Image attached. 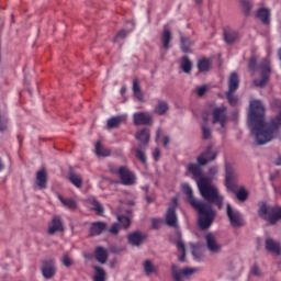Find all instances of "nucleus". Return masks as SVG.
Instances as JSON below:
<instances>
[{
  "instance_id": "1",
  "label": "nucleus",
  "mask_w": 281,
  "mask_h": 281,
  "mask_svg": "<svg viewBox=\"0 0 281 281\" xmlns=\"http://www.w3.org/2000/svg\"><path fill=\"white\" fill-rule=\"evenodd\" d=\"M270 104L279 113L271 116L268 122H265V104H262V101H250L249 128L258 146L269 144L272 139H281V100L272 99Z\"/></svg>"
},
{
  "instance_id": "2",
  "label": "nucleus",
  "mask_w": 281,
  "mask_h": 281,
  "mask_svg": "<svg viewBox=\"0 0 281 281\" xmlns=\"http://www.w3.org/2000/svg\"><path fill=\"white\" fill-rule=\"evenodd\" d=\"M188 171L191 172L193 179L198 180V188L202 199L207 203H213L218 210H223V195H220L218 189L210 183V178L203 177L201 167L191 162L188 165Z\"/></svg>"
},
{
  "instance_id": "3",
  "label": "nucleus",
  "mask_w": 281,
  "mask_h": 281,
  "mask_svg": "<svg viewBox=\"0 0 281 281\" xmlns=\"http://www.w3.org/2000/svg\"><path fill=\"white\" fill-rule=\"evenodd\" d=\"M182 190L187 195L190 205L198 211V225L200 229H210V227H212V223H214V220L216 218V211H214V207L210 204L212 202L205 203L198 201V199L194 198L192 187L188 183L182 184Z\"/></svg>"
},
{
  "instance_id": "4",
  "label": "nucleus",
  "mask_w": 281,
  "mask_h": 281,
  "mask_svg": "<svg viewBox=\"0 0 281 281\" xmlns=\"http://www.w3.org/2000/svg\"><path fill=\"white\" fill-rule=\"evenodd\" d=\"M225 184L231 192H235L238 201L245 202V200L248 199L249 192L245 190V187H240L239 190L236 191L238 186H236V172L234 171V167H232V165H226Z\"/></svg>"
},
{
  "instance_id": "5",
  "label": "nucleus",
  "mask_w": 281,
  "mask_h": 281,
  "mask_svg": "<svg viewBox=\"0 0 281 281\" xmlns=\"http://www.w3.org/2000/svg\"><path fill=\"white\" fill-rule=\"evenodd\" d=\"M258 214L260 218L268 221L270 225H276V223L281 221V206L269 205L263 202L259 205Z\"/></svg>"
},
{
  "instance_id": "6",
  "label": "nucleus",
  "mask_w": 281,
  "mask_h": 281,
  "mask_svg": "<svg viewBox=\"0 0 281 281\" xmlns=\"http://www.w3.org/2000/svg\"><path fill=\"white\" fill-rule=\"evenodd\" d=\"M177 207H179V198L175 196L171 199V204L168 206L165 214L166 225L168 227L179 228V217L177 216Z\"/></svg>"
},
{
  "instance_id": "7",
  "label": "nucleus",
  "mask_w": 281,
  "mask_h": 281,
  "mask_svg": "<svg viewBox=\"0 0 281 281\" xmlns=\"http://www.w3.org/2000/svg\"><path fill=\"white\" fill-rule=\"evenodd\" d=\"M111 172L119 175L123 186H135V182L137 181L135 172L131 171V169H128L126 166L119 167L117 171L111 169Z\"/></svg>"
},
{
  "instance_id": "8",
  "label": "nucleus",
  "mask_w": 281,
  "mask_h": 281,
  "mask_svg": "<svg viewBox=\"0 0 281 281\" xmlns=\"http://www.w3.org/2000/svg\"><path fill=\"white\" fill-rule=\"evenodd\" d=\"M260 75L261 79H255L254 85L255 87H267V82H269V78H271V64L269 63V59H263L260 65Z\"/></svg>"
},
{
  "instance_id": "9",
  "label": "nucleus",
  "mask_w": 281,
  "mask_h": 281,
  "mask_svg": "<svg viewBox=\"0 0 281 281\" xmlns=\"http://www.w3.org/2000/svg\"><path fill=\"white\" fill-rule=\"evenodd\" d=\"M226 215L232 227H244L245 218L243 217V213L238 210H234L229 203L226 204Z\"/></svg>"
},
{
  "instance_id": "10",
  "label": "nucleus",
  "mask_w": 281,
  "mask_h": 281,
  "mask_svg": "<svg viewBox=\"0 0 281 281\" xmlns=\"http://www.w3.org/2000/svg\"><path fill=\"white\" fill-rule=\"evenodd\" d=\"M212 124H220L222 128H225L227 122V106L221 105L212 111Z\"/></svg>"
},
{
  "instance_id": "11",
  "label": "nucleus",
  "mask_w": 281,
  "mask_h": 281,
  "mask_svg": "<svg viewBox=\"0 0 281 281\" xmlns=\"http://www.w3.org/2000/svg\"><path fill=\"white\" fill-rule=\"evenodd\" d=\"M171 273L175 281H183V278H188L189 276H192V273H196V269L194 268L179 269L177 265H172Z\"/></svg>"
},
{
  "instance_id": "12",
  "label": "nucleus",
  "mask_w": 281,
  "mask_h": 281,
  "mask_svg": "<svg viewBox=\"0 0 281 281\" xmlns=\"http://www.w3.org/2000/svg\"><path fill=\"white\" fill-rule=\"evenodd\" d=\"M133 123L135 126H147L153 124V115L148 112H136L133 115Z\"/></svg>"
},
{
  "instance_id": "13",
  "label": "nucleus",
  "mask_w": 281,
  "mask_h": 281,
  "mask_svg": "<svg viewBox=\"0 0 281 281\" xmlns=\"http://www.w3.org/2000/svg\"><path fill=\"white\" fill-rule=\"evenodd\" d=\"M42 276L45 280H52L56 276V266L54 265V260H44L42 262Z\"/></svg>"
},
{
  "instance_id": "14",
  "label": "nucleus",
  "mask_w": 281,
  "mask_h": 281,
  "mask_svg": "<svg viewBox=\"0 0 281 281\" xmlns=\"http://www.w3.org/2000/svg\"><path fill=\"white\" fill-rule=\"evenodd\" d=\"M216 153L212 151V146H209L204 153L198 156L199 166H207V161H214Z\"/></svg>"
},
{
  "instance_id": "15",
  "label": "nucleus",
  "mask_w": 281,
  "mask_h": 281,
  "mask_svg": "<svg viewBox=\"0 0 281 281\" xmlns=\"http://www.w3.org/2000/svg\"><path fill=\"white\" fill-rule=\"evenodd\" d=\"M56 232H65V226L63 225V220L60 216L56 215L53 217L50 224L48 225V234L54 236Z\"/></svg>"
},
{
  "instance_id": "16",
  "label": "nucleus",
  "mask_w": 281,
  "mask_h": 281,
  "mask_svg": "<svg viewBox=\"0 0 281 281\" xmlns=\"http://www.w3.org/2000/svg\"><path fill=\"white\" fill-rule=\"evenodd\" d=\"M127 240L128 244L132 245V247H142V243L146 240V234H143L140 232H134L127 235Z\"/></svg>"
},
{
  "instance_id": "17",
  "label": "nucleus",
  "mask_w": 281,
  "mask_h": 281,
  "mask_svg": "<svg viewBox=\"0 0 281 281\" xmlns=\"http://www.w3.org/2000/svg\"><path fill=\"white\" fill-rule=\"evenodd\" d=\"M205 240L209 251H211L212 254H218L221 251L222 246L221 244H218V241H216V237H214L212 233H209L205 236Z\"/></svg>"
},
{
  "instance_id": "18",
  "label": "nucleus",
  "mask_w": 281,
  "mask_h": 281,
  "mask_svg": "<svg viewBox=\"0 0 281 281\" xmlns=\"http://www.w3.org/2000/svg\"><path fill=\"white\" fill-rule=\"evenodd\" d=\"M35 183L40 190H45V188H47V170L45 168H42L36 172Z\"/></svg>"
},
{
  "instance_id": "19",
  "label": "nucleus",
  "mask_w": 281,
  "mask_h": 281,
  "mask_svg": "<svg viewBox=\"0 0 281 281\" xmlns=\"http://www.w3.org/2000/svg\"><path fill=\"white\" fill-rule=\"evenodd\" d=\"M266 250L276 254L277 256H281L280 243L273 240L271 237L266 238Z\"/></svg>"
},
{
  "instance_id": "20",
  "label": "nucleus",
  "mask_w": 281,
  "mask_h": 281,
  "mask_svg": "<svg viewBox=\"0 0 281 281\" xmlns=\"http://www.w3.org/2000/svg\"><path fill=\"white\" fill-rule=\"evenodd\" d=\"M103 232H106V223L94 222L91 224L90 236H100V234H103Z\"/></svg>"
},
{
  "instance_id": "21",
  "label": "nucleus",
  "mask_w": 281,
  "mask_h": 281,
  "mask_svg": "<svg viewBox=\"0 0 281 281\" xmlns=\"http://www.w3.org/2000/svg\"><path fill=\"white\" fill-rule=\"evenodd\" d=\"M94 257L97 262H100V265H106V260H109V252H106L104 247L99 246L94 250Z\"/></svg>"
},
{
  "instance_id": "22",
  "label": "nucleus",
  "mask_w": 281,
  "mask_h": 281,
  "mask_svg": "<svg viewBox=\"0 0 281 281\" xmlns=\"http://www.w3.org/2000/svg\"><path fill=\"white\" fill-rule=\"evenodd\" d=\"M256 18L263 22L265 25H269L271 23V11L267 8H261L257 11Z\"/></svg>"
},
{
  "instance_id": "23",
  "label": "nucleus",
  "mask_w": 281,
  "mask_h": 281,
  "mask_svg": "<svg viewBox=\"0 0 281 281\" xmlns=\"http://www.w3.org/2000/svg\"><path fill=\"white\" fill-rule=\"evenodd\" d=\"M136 139L140 142L139 148H142L144 144H148V142H150V130L143 128L138 131L136 133Z\"/></svg>"
},
{
  "instance_id": "24",
  "label": "nucleus",
  "mask_w": 281,
  "mask_h": 281,
  "mask_svg": "<svg viewBox=\"0 0 281 281\" xmlns=\"http://www.w3.org/2000/svg\"><path fill=\"white\" fill-rule=\"evenodd\" d=\"M192 45H194V42H192L190 37H180V49L183 52V54H192Z\"/></svg>"
},
{
  "instance_id": "25",
  "label": "nucleus",
  "mask_w": 281,
  "mask_h": 281,
  "mask_svg": "<svg viewBox=\"0 0 281 281\" xmlns=\"http://www.w3.org/2000/svg\"><path fill=\"white\" fill-rule=\"evenodd\" d=\"M172 41V32H170V29L164 27L162 34H161V43L164 49H170V42Z\"/></svg>"
},
{
  "instance_id": "26",
  "label": "nucleus",
  "mask_w": 281,
  "mask_h": 281,
  "mask_svg": "<svg viewBox=\"0 0 281 281\" xmlns=\"http://www.w3.org/2000/svg\"><path fill=\"white\" fill-rule=\"evenodd\" d=\"M240 87V79L238 78L237 72H232L228 78V91H238Z\"/></svg>"
},
{
  "instance_id": "27",
  "label": "nucleus",
  "mask_w": 281,
  "mask_h": 281,
  "mask_svg": "<svg viewBox=\"0 0 281 281\" xmlns=\"http://www.w3.org/2000/svg\"><path fill=\"white\" fill-rule=\"evenodd\" d=\"M240 38L238 31H224V41L227 45H234Z\"/></svg>"
},
{
  "instance_id": "28",
  "label": "nucleus",
  "mask_w": 281,
  "mask_h": 281,
  "mask_svg": "<svg viewBox=\"0 0 281 281\" xmlns=\"http://www.w3.org/2000/svg\"><path fill=\"white\" fill-rule=\"evenodd\" d=\"M68 181H70L75 188H82V176L76 173L75 171L69 172Z\"/></svg>"
},
{
  "instance_id": "29",
  "label": "nucleus",
  "mask_w": 281,
  "mask_h": 281,
  "mask_svg": "<svg viewBox=\"0 0 281 281\" xmlns=\"http://www.w3.org/2000/svg\"><path fill=\"white\" fill-rule=\"evenodd\" d=\"M58 200L64 205V207H67V210H76L78 207V203L74 199H65L63 195L57 194Z\"/></svg>"
},
{
  "instance_id": "30",
  "label": "nucleus",
  "mask_w": 281,
  "mask_h": 281,
  "mask_svg": "<svg viewBox=\"0 0 281 281\" xmlns=\"http://www.w3.org/2000/svg\"><path fill=\"white\" fill-rule=\"evenodd\" d=\"M169 109H170V106L168 105L167 101L159 100L155 108V113L157 115H166L168 113Z\"/></svg>"
},
{
  "instance_id": "31",
  "label": "nucleus",
  "mask_w": 281,
  "mask_h": 281,
  "mask_svg": "<svg viewBox=\"0 0 281 281\" xmlns=\"http://www.w3.org/2000/svg\"><path fill=\"white\" fill-rule=\"evenodd\" d=\"M133 92H134V98H136L138 102H144V94H142V87L139 86V79H134Z\"/></svg>"
},
{
  "instance_id": "32",
  "label": "nucleus",
  "mask_w": 281,
  "mask_h": 281,
  "mask_svg": "<svg viewBox=\"0 0 281 281\" xmlns=\"http://www.w3.org/2000/svg\"><path fill=\"white\" fill-rule=\"evenodd\" d=\"M210 67H212V61L210 59L201 58L198 60V69L201 74L210 71Z\"/></svg>"
},
{
  "instance_id": "33",
  "label": "nucleus",
  "mask_w": 281,
  "mask_h": 281,
  "mask_svg": "<svg viewBox=\"0 0 281 281\" xmlns=\"http://www.w3.org/2000/svg\"><path fill=\"white\" fill-rule=\"evenodd\" d=\"M93 269L95 271L93 281H106V271L104 269L99 266H94Z\"/></svg>"
},
{
  "instance_id": "34",
  "label": "nucleus",
  "mask_w": 281,
  "mask_h": 281,
  "mask_svg": "<svg viewBox=\"0 0 281 281\" xmlns=\"http://www.w3.org/2000/svg\"><path fill=\"white\" fill-rule=\"evenodd\" d=\"M95 155L98 157H111V149L103 148L102 144H100V142H98L95 144Z\"/></svg>"
},
{
  "instance_id": "35",
  "label": "nucleus",
  "mask_w": 281,
  "mask_h": 281,
  "mask_svg": "<svg viewBox=\"0 0 281 281\" xmlns=\"http://www.w3.org/2000/svg\"><path fill=\"white\" fill-rule=\"evenodd\" d=\"M124 116H114L108 120V128H117L122 122H124Z\"/></svg>"
},
{
  "instance_id": "36",
  "label": "nucleus",
  "mask_w": 281,
  "mask_h": 281,
  "mask_svg": "<svg viewBox=\"0 0 281 281\" xmlns=\"http://www.w3.org/2000/svg\"><path fill=\"white\" fill-rule=\"evenodd\" d=\"M181 69L184 74H190L192 71V61H190L188 56L182 57Z\"/></svg>"
},
{
  "instance_id": "37",
  "label": "nucleus",
  "mask_w": 281,
  "mask_h": 281,
  "mask_svg": "<svg viewBox=\"0 0 281 281\" xmlns=\"http://www.w3.org/2000/svg\"><path fill=\"white\" fill-rule=\"evenodd\" d=\"M143 267L146 276H150L151 273H157V267H155V265H153V261L150 260L144 261Z\"/></svg>"
},
{
  "instance_id": "38",
  "label": "nucleus",
  "mask_w": 281,
  "mask_h": 281,
  "mask_svg": "<svg viewBox=\"0 0 281 281\" xmlns=\"http://www.w3.org/2000/svg\"><path fill=\"white\" fill-rule=\"evenodd\" d=\"M176 247L178 251H180L182 255L178 258L179 262H186V244L182 243L181 239H179L176 243Z\"/></svg>"
},
{
  "instance_id": "39",
  "label": "nucleus",
  "mask_w": 281,
  "mask_h": 281,
  "mask_svg": "<svg viewBox=\"0 0 281 281\" xmlns=\"http://www.w3.org/2000/svg\"><path fill=\"white\" fill-rule=\"evenodd\" d=\"M234 93H236V91H227L226 92V99L231 106H236V104H238V97L235 95Z\"/></svg>"
},
{
  "instance_id": "40",
  "label": "nucleus",
  "mask_w": 281,
  "mask_h": 281,
  "mask_svg": "<svg viewBox=\"0 0 281 281\" xmlns=\"http://www.w3.org/2000/svg\"><path fill=\"white\" fill-rule=\"evenodd\" d=\"M8 114H2L0 112V133H5L8 131Z\"/></svg>"
},
{
  "instance_id": "41",
  "label": "nucleus",
  "mask_w": 281,
  "mask_h": 281,
  "mask_svg": "<svg viewBox=\"0 0 281 281\" xmlns=\"http://www.w3.org/2000/svg\"><path fill=\"white\" fill-rule=\"evenodd\" d=\"M135 157L138 159V161L143 162L144 166H146L148 158L146 157V153L142 150V148L135 149Z\"/></svg>"
},
{
  "instance_id": "42",
  "label": "nucleus",
  "mask_w": 281,
  "mask_h": 281,
  "mask_svg": "<svg viewBox=\"0 0 281 281\" xmlns=\"http://www.w3.org/2000/svg\"><path fill=\"white\" fill-rule=\"evenodd\" d=\"M117 221H119L120 225H122V227H125V229L131 227V218H128L127 216L120 215L117 217Z\"/></svg>"
},
{
  "instance_id": "43",
  "label": "nucleus",
  "mask_w": 281,
  "mask_h": 281,
  "mask_svg": "<svg viewBox=\"0 0 281 281\" xmlns=\"http://www.w3.org/2000/svg\"><path fill=\"white\" fill-rule=\"evenodd\" d=\"M241 8L245 12V14H249L251 12L252 4L249 2V0H241Z\"/></svg>"
},
{
  "instance_id": "44",
  "label": "nucleus",
  "mask_w": 281,
  "mask_h": 281,
  "mask_svg": "<svg viewBox=\"0 0 281 281\" xmlns=\"http://www.w3.org/2000/svg\"><path fill=\"white\" fill-rule=\"evenodd\" d=\"M202 137L203 139H210L212 137V130H210V126L202 125Z\"/></svg>"
},
{
  "instance_id": "45",
  "label": "nucleus",
  "mask_w": 281,
  "mask_h": 281,
  "mask_svg": "<svg viewBox=\"0 0 281 281\" xmlns=\"http://www.w3.org/2000/svg\"><path fill=\"white\" fill-rule=\"evenodd\" d=\"M106 232H109L110 234H113L114 236H117V234H120V224L114 223L111 228H106Z\"/></svg>"
},
{
  "instance_id": "46",
  "label": "nucleus",
  "mask_w": 281,
  "mask_h": 281,
  "mask_svg": "<svg viewBox=\"0 0 281 281\" xmlns=\"http://www.w3.org/2000/svg\"><path fill=\"white\" fill-rule=\"evenodd\" d=\"M93 210L94 212H97L98 214H102V212H104V207L102 206V204H100L98 201L93 202Z\"/></svg>"
},
{
  "instance_id": "47",
  "label": "nucleus",
  "mask_w": 281,
  "mask_h": 281,
  "mask_svg": "<svg viewBox=\"0 0 281 281\" xmlns=\"http://www.w3.org/2000/svg\"><path fill=\"white\" fill-rule=\"evenodd\" d=\"M216 175H218V167H216V166L210 167V169H209V177L211 179H214V177H216Z\"/></svg>"
},
{
  "instance_id": "48",
  "label": "nucleus",
  "mask_w": 281,
  "mask_h": 281,
  "mask_svg": "<svg viewBox=\"0 0 281 281\" xmlns=\"http://www.w3.org/2000/svg\"><path fill=\"white\" fill-rule=\"evenodd\" d=\"M248 67H249L250 71H256V69H257V61H256L255 57L250 58Z\"/></svg>"
},
{
  "instance_id": "49",
  "label": "nucleus",
  "mask_w": 281,
  "mask_h": 281,
  "mask_svg": "<svg viewBox=\"0 0 281 281\" xmlns=\"http://www.w3.org/2000/svg\"><path fill=\"white\" fill-rule=\"evenodd\" d=\"M151 227H153V229H159V227H161V220L153 218L151 220Z\"/></svg>"
},
{
  "instance_id": "50",
  "label": "nucleus",
  "mask_w": 281,
  "mask_h": 281,
  "mask_svg": "<svg viewBox=\"0 0 281 281\" xmlns=\"http://www.w3.org/2000/svg\"><path fill=\"white\" fill-rule=\"evenodd\" d=\"M63 265L65 267H71L74 265V260H71V258H69V256H64L63 258Z\"/></svg>"
},
{
  "instance_id": "51",
  "label": "nucleus",
  "mask_w": 281,
  "mask_h": 281,
  "mask_svg": "<svg viewBox=\"0 0 281 281\" xmlns=\"http://www.w3.org/2000/svg\"><path fill=\"white\" fill-rule=\"evenodd\" d=\"M206 91H207V87L202 86L196 89V94L199 95V98H203Z\"/></svg>"
},
{
  "instance_id": "52",
  "label": "nucleus",
  "mask_w": 281,
  "mask_h": 281,
  "mask_svg": "<svg viewBox=\"0 0 281 281\" xmlns=\"http://www.w3.org/2000/svg\"><path fill=\"white\" fill-rule=\"evenodd\" d=\"M251 273H252V276H257V277L262 276V272L260 271V268H258L257 265L252 266Z\"/></svg>"
},
{
  "instance_id": "53",
  "label": "nucleus",
  "mask_w": 281,
  "mask_h": 281,
  "mask_svg": "<svg viewBox=\"0 0 281 281\" xmlns=\"http://www.w3.org/2000/svg\"><path fill=\"white\" fill-rule=\"evenodd\" d=\"M127 34L128 33L126 32V30L119 31V33L115 36V41H117V38H126Z\"/></svg>"
},
{
  "instance_id": "54",
  "label": "nucleus",
  "mask_w": 281,
  "mask_h": 281,
  "mask_svg": "<svg viewBox=\"0 0 281 281\" xmlns=\"http://www.w3.org/2000/svg\"><path fill=\"white\" fill-rule=\"evenodd\" d=\"M153 157L155 161H159V157H161V151L159 150V148L154 149Z\"/></svg>"
},
{
  "instance_id": "55",
  "label": "nucleus",
  "mask_w": 281,
  "mask_h": 281,
  "mask_svg": "<svg viewBox=\"0 0 281 281\" xmlns=\"http://www.w3.org/2000/svg\"><path fill=\"white\" fill-rule=\"evenodd\" d=\"M168 144H170V137L165 136V137H164V146H165V148L168 147Z\"/></svg>"
},
{
  "instance_id": "56",
  "label": "nucleus",
  "mask_w": 281,
  "mask_h": 281,
  "mask_svg": "<svg viewBox=\"0 0 281 281\" xmlns=\"http://www.w3.org/2000/svg\"><path fill=\"white\" fill-rule=\"evenodd\" d=\"M159 137H161V128H158L156 132V142H159Z\"/></svg>"
},
{
  "instance_id": "57",
  "label": "nucleus",
  "mask_w": 281,
  "mask_h": 281,
  "mask_svg": "<svg viewBox=\"0 0 281 281\" xmlns=\"http://www.w3.org/2000/svg\"><path fill=\"white\" fill-rule=\"evenodd\" d=\"M274 166H281V156H279L277 161H274Z\"/></svg>"
},
{
  "instance_id": "58",
  "label": "nucleus",
  "mask_w": 281,
  "mask_h": 281,
  "mask_svg": "<svg viewBox=\"0 0 281 281\" xmlns=\"http://www.w3.org/2000/svg\"><path fill=\"white\" fill-rule=\"evenodd\" d=\"M3 168H5V166L3 165V160L0 158V172H2Z\"/></svg>"
},
{
  "instance_id": "59",
  "label": "nucleus",
  "mask_w": 281,
  "mask_h": 281,
  "mask_svg": "<svg viewBox=\"0 0 281 281\" xmlns=\"http://www.w3.org/2000/svg\"><path fill=\"white\" fill-rule=\"evenodd\" d=\"M146 201L147 203H153V198H150L149 195H146Z\"/></svg>"
},
{
  "instance_id": "60",
  "label": "nucleus",
  "mask_w": 281,
  "mask_h": 281,
  "mask_svg": "<svg viewBox=\"0 0 281 281\" xmlns=\"http://www.w3.org/2000/svg\"><path fill=\"white\" fill-rule=\"evenodd\" d=\"M195 3L201 4L203 3V0H195Z\"/></svg>"
},
{
  "instance_id": "61",
  "label": "nucleus",
  "mask_w": 281,
  "mask_h": 281,
  "mask_svg": "<svg viewBox=\"0 0 281 281\" xmlns=\"http://www.w3.org/2000/svg\"><path fill=\"white\" fill-rule=\"evenodd\" d=\"M143 190H145V192H148V187H144Z\"/></svg>"
},
{
  "instance_id": "62",
  "label": "nucleus",
  "mask_w": 281,
  "mask_h": 281,
  "mask_svg": "<svg viewBox=\"0 0 281 281\" xmlns=\"http://www.w3.org/2000/svg\"><path fill=\"white\" fill-rule=\"evenodd\" d=\"M18 139H19V144H21V142H22V140H21V136H18Z\"/></svg>"
},
{
  "instance_id": "63",
  "label": "nucleus",
  "mask_w": 281,
  "mask_h": 281,
  "mask_svg": "<svg viewBox=\"0 0 281 281\" xmlns=\"http://www.w3.org/2000/svg\"><path fill=\"white\" fill-rule=\"evenodd\" d=\"M178 236H179V238H181V232H179V231H178Z\"/></svg>"
},
{
  "instance_id": "64",
  "label": "nucleus",
  "mask_w": 281,
  "mask_h": 281,
  "mask_svg": "<svg viewBox=\"0 0 281 281\" xmlns=\"http://www.w3.org/2000/svg\"><path fill=\"white\" fill-rule=\"evenodd\" d=\"M203 120H204V122H207V117L206 116H204Z\"/></svg>"
}]
</instances>
